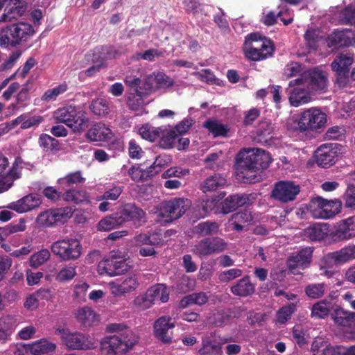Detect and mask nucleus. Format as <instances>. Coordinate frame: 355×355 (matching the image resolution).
Listing matches in <instances>:
<instances>
[{"label": "nucleus", "instance_id": "2", "mask_svg": "<svg viewBox=\"0 0 355 355\" xmlns=\"http://www.w3.org/2000/svg\"><path fill=\"white\" fill-rule=\"evenodd\" d=\"M105 331L116 333L104 336L100 342V349L105 355H123L138 342L137 336L123 323H110Z\"/></svg>", "mask_w": 355, "mask_h": 355}, {"label": "nucleus", "instance_id": "7", "mask_svg": "<svg viewBox=\"0 0 355 355\" xmlns=\"http://www.w3.org/2000/svg\"><path fill=\"white\" fill-rule=\"evenodd\" d=\"M326 122L327 116L324 112L317 108L308 109L300 114L297 130L301 132L315 130L324 126Z\"/></svg>", "mask_w": 355, "mask_h": 355}, {"label": "nucleus", "instance_id": "38", "mask_svg": "<svg viewBox=\"0 0 355 355\" xmlns=\"http://www.w3.org/2000/svg\"><path fill=\"white\" fill-rule=\"evenodd\" d=\"M309 90L301 87H294L290 92L288 100L293 107H299L311 101V96Z\"/></svg>", "mask_w": 355, "mask_h": 355}, {"label": "nucleus", "instance_id": "9", "mask_svg": "<svg viewBox=\"0 0 355 355\" xmlns=\"http://www.w3.org/2000/svg\"><path fill=\"white\" fill-rule=\"evenodd\" d=\"M191 207V202L187 198H175L164 201L159 209V216L172 221L182 217Z\"/></svg>", "mask_w": 355, "mask_h": 355}, {"label": "nucleus", "instance_id": "5", "mask_svg": "<svg viewBox=\"0 0 355 355\" xmlns=\"http://www.w3.org/2000/svg\"><path fill=\"white\" fill-rule=\"evenodd\" d=\"M129 266L123 256L119 251L112 250L107 257L101 261L98 265V270L100 275H107L109 276L121 275L126 272Z\"/></svg>", "mask_w": 355, "mask_h": 355}, {"label": "nucleus", "instance_id": "15", "mask_svg": "<svg viewBox=\"0 0 355 355\" xmlns=\"http://www.w3.org/2000/svg\"><path fill=\"white\" fill-rule=\"evenodd\" d=\"M327 86L324 73L317 68L305 71V87L311 92H324Z\"/></svg>", "mask_w": 355, "mask_h": 355}, {"label": "nucleus", "instance_id": "26", "mask_svg": "<svg viewBox=\"0 0 355 355\" xmlns=\"http://www.w3.org/2000/svg\"><path fill=\"white\" fill-rule=\"evenodd\" d=\"M325 261L344 263L355 259V245H348L339 250L329 252L324 256Z\"/></svg>", "mask_w": 355, "mask_h": 355}, {"label": "nucleus", "instance_id": "45", "mask_svg": "<svg viewBox=\"0 0 355 355\" xmlns=\"http://www.w3.org/2000/svg\"><path fill=\"white\" fill-rule=\"evenodd\" d=\"M9 164L8 157L0 151V193L7 191L11 188L10 182L4 178L7 175Z\"/></svg>", "mask_w": 355, "mask_h": 355}, {"label": "nucleus", "instance_id": "12", "mask_svg": "<svg viewBox=\"0 0 355 355\" xmlns=\"http://www.w3.org/2000/svg\"><path fill=\"white\" fill-rule=\"evenodd\" d=\"M169 299V293L167 287L162 284H156L146 291L142 297H138L135 302L142 309H147L155 302H166Z\"/></svg>", "mask_w": 355, "mask_h": 355}, {"label": "nucleus", "instance_id": "42", "mask_svg": "<svg viewBox=\"0 0 355 355\" xmlns=\"http://www.w3.org/2000/svg\"><path fill=\"white\" fill-rule=\"evenodd\" d=\"M88 198L87 191L83 189H66L62 195L64 201L73 202L77 205L88 201Z\"/></svg>", "mask_w": 355, "mask_h": 355}, {"label": "nucleus", "instance_id": "63", "mask_svg": "<svg viewBox=\"0 0 355 355\" xmlns=\"http://www.w3.org/2000/svg\"><path fill=\"white\" fill-rule=\"evenodd\" d=\"M123 190V187L121 185H114L112 188H110L107 191H105L103 196H101L99 198L101 200H116L121 194Z\"/></svg>", "mask_w": 355, "mask_h": 355}, {"label": "nucleus", "instance_id": "13", "mask_svg": "<svg viewBox=\"0 0 355 355\" xmlns=\"http://www.w3.org/2000/svg\"><path fill=\"white\" fill-rule=\"evenodd\" d=\"M341 145L336 143L324 144L315 152V162L322 168H329L337 161L338 150Z\"/></svg>", "mask_w": 355, "mask_h": 355}, {"label": "nucleus", "instance_id": "41", "mask_svg": "<svg viewBox=\"0 0 355 355\" xmlns=\"http://www.w3.org/2000/svg\"><path fill=\"white\" fill-rule=\"evenodd\" d=\"M38 144L46 153H54L62 149L58 139L45 133L40 135L38 139Z\"/></svg>", "mask_w": 355, "mask_h": 355}, {"label": "nucleus", "instance_id": "57", "mask_svg": "<svg viewBox=\"0 0 355 355\" xmlns=\"http://www.w3.org/2000/svg\"><path fill=\"white\" fill-rule=\"evenodd\" d=\"M127 105L132 110L137 111L140 110L144 105L142 92H130L128 96Z\"/></svg>", "mask_w": 355, "mask_h": 355}, {"label": "nucleus", "instance_id": "6", "mask_svg": "<svg viewBox=\"0 0 355 355\" xmlns=\"http://www.w3.org/2000/svg\"><path fill=\"white\" fill-rule=\"evenodd\" d=\"M228 243L221 237H205L193 245L192 252L199 257H207L225 252L228 249Z\"/></svg>", "mask_w": 355, "mask_h": 355}, {"label": "nucleus", "instance_id": "43", "mask_svg": "<svg viewBox=\"0 0 355 355\" xmlns=\"http://www.w3.org/2000/svg\"><path fill=\"white\" fill-rule=\"evenodd\" d=\"M222 352L221 344L215 339L204 338L202 347L199 349L200 355H219Z\"/></svg>", "mask_w": 355, "mask_h": 355}, {"label": "nucleus", "instance_id": "36", "mask_svg": "<svg viewBox=\"0 0 355 355\" xmlns=\"http://www.w3.org/2000/svg\"><path fill=\"white\" fill-rule=\"evenodd\" d=\"M227 184L226 179L219 173H214L207 178L200 185L202 192L215 191L223 188Z\"/></svg>", "mask_w": 355, "mask_h": 355}, {"label": "nucleus", "instance_id": "47", "mask_svg": "<svg viewBox=\"0 0 355 355\" xmlns=\"http://www.w3.org/2000/svg\"><path fill=\"white\" fill-rule=\"evenodd\" d=\"M122 224L118 213L105 217L98 223V230L100 231H110Z\"/></svg>", "mask_w": 355, "mask_h": 355}, {"label": "nucleus", "instance_id": "17", "mask_svg": "<svg viewBox=\"0 0 355 355\" xmlns=\"http://www.w3.org/2000/svg\"><path fill=\"white\" fill-rule=\"evenodd\" d=\"M313 250L305 248L300 250L295 255L290 256L287 259L288 269L293 274L298 273V270H304L309 267L311 261Z\"/></svg>", "mask_w": 355, "mask_h": 355}, {"label": "nucleus", "instance_id": "39", "mask_svg": "<svg viewBox=\"0 0 355 355\" xmlns=\"http://www.w3.org/2000/svg\"><path fill=\"white\" fill-rule=\"evenodd\" d=\"M77 320L84 327H91L98 322V315L89 307H83L76 313Z\"/></svg>", "mask_w": 355, "mask_h": 355}, {"label": "nucleus", "instance_id": "20", "mask_svg": "<svg viewBox=\"0 0 355 355\" xmlns=\"http://www.w3.org/2000/svg\"><path fill=\"white\" fill-rule=\"evenodd\" d=\"M4 7L0 21L6 22L21 17L26 10L27 5L22 0H4Z\"/></svg>", "mask_w": 355, "mask_h": 355}, {"label": "nucleus", "instance_id": "58", "mask_svg": "<svg viewBox=\"0 0 355 355\" xmlns=\"http://www.w3.org/2000/svg\"><path fill=\"white\" fill-rule=\"evenodd\" d=\"M189 174V170L188 168H182L180 167L175 166L171 167L165 171L162 174V178L164 179H182L186 175Z\"/></svg>", "mask_w": 355, "mask_h": 355}, {"label": "nucleus", "instance_id": "25", "mask_svg": "<svg viewBox=\"0 0 355 355\" xmlns=\"http://www.w3.org/2000/svg\"><path fill=\"white\" fill-rule=\"evenodd\" d=\"M354 35L350 29L335 30L327 37V45L330 48L348 46L352 44Z\"/></svg>", "mask_w": 355, "mask_h": 355}, {"label": "nucleus", "instance_id": "48", "mask_svg": "<svg viewBox=\"0 0 355 355\" xmlns=\"http://www.w3.org/2000/svg\"><path fill=\"white\" fill-rule=\"evenodd\" d=\"M161 130L160 127L155 128L146 123L139 129V134L144 139L153 142L160 137Z\"/></svg>", "mask_w": 355, "mask_h": 355}, {"label": "nucleus", "instance_id": "33", "mask_svg": "<svg viewBox=\"0 0 355 355\" xmlns=\"http://www.w3.org/2000/svg\"><path fill=\"white\" fill-rule=\"evenodd\" d=\"M29 353L33 355H46L53 353L56 349L55 343L46 338H41L27 345Z\"/></svg>", "mask_w": 355, "mask_h": 355}, {"label": "nucleus", "instance_id": "44", "mask_svg": "<svg viewBox=\"0 0 355 355\" xmlns=\"http://www.w3.org/2000/svg\"><path fill=\"white\" fill-rule=\"evenodd\" d=\"M203 126L208 130L209 133L212 134L214 137H227L230 130L227 125L213 119L205 121Z\"/></svg>", "mask_w": 355, "mask_h": 355}, {"label": "nucleus", "instance_id": "52", "mask_svg": "<svg viewBox=\"0 0 355 355\" xmlns=\"http://www.w3.org/2000/svg\"><path fill=\"white\" fill-rule=\"evenodd\" d=\"M307 234L312 241H320L327 235V228L326 225L320 223L314 224L307 230Z\"/></svg>", "mask_w": 355, "mask_h": 355}, {"label": "nucleus", "instance_id": "10", "mask_svg": "<svg viewBox=\"0 0 355 355\" xmlns=\"http://www.w3.org/2000/svg\"><path fill=\"white\" fill-rule=\"evenodd\" d=\"M71 214V209L68 207L49 209L37 216L36 222L42 226L53 227L64 223Z\"/></svg>", "mask_w": 355, "mask_h": 355}, {"label": "nucleus", "instance_id": "1", "mask_svg": "<svg viewBox=\"0 0 355 355\" xmlns=\"http://www.w3.org/2000/svg\"><path fill=\"white\" fill-rule=\"evenodd\" d=\"M270 162V155L264 150H241L236 157V177L244 183L258 182L261 179L260 173L269 166Z\"/></svg>", "mask_w": 355, "mask_h": 355}, {"label": "nucleus", "instance_id": "18", "mask_svg": "<svg viewBox=\"0 0 355 355\" xmlns=\"http://www.w3.org/2000/svg\"><path fill=\"white\" fill-rule=\"evenodd\" d=\"M352 62L353 57L348 53H340L332 62L331 67L332 70L337 73V82L339 84L345 83L346 76Z\"/></svg>", "mask_w": 355, "mask_h": 355}, {"label": "nucleus", "instance_id": "64", "mask_svg": "<svg viewBox=\"0 0 355 355\" xmlns=\"http://www.w3.org/2000/svg\"><path fill=\"white\" fill-rule=\"evenodd\" d=\"M194 281L188 276H182L176 285L177 291L180 293H186L193 289Z\"/></svg>", "mask_w": 355, "mask_h": 355}, {"label": "nucleus", "instance_id": "11", "mask_svg": "<svg viewBox=\"0 0 355 355\" xmlns=\"http://www.w3.org/2000/svg\"><path fill=\"white\" fill-rule=\"evenodd\" d=\"M134 243L137 246L150 245L162 246L164 244V239L162 233L159 232H152L148 234L141 233L134 237ZM139 253L142 257H150L156 254L153 247H141Z\"/></svg>", "mask_w": 355, "mask_h": 355}, {"label": "nucleus", "instance_id": "32", "mask_svg": "<svg viewBox=\"0 0 355 355\" xmlns=\"http://www.w3.org/2000/svg\"><path fill=\"white\" fill-rule=\"evenodd\" d=\"M111 130L105 124H94L87 132L86 138L91 141H106L111 138Z\"/></svg>", "mask_w": 355, "mask_h": 355}, {"label": "nucleus", "instance_id": "56", "mask_svg": "<svg viewBox=\"0 0 355 355\" xmlns=\"http://www.w3.org/2000/svg\"><path fill=\"white\" fill-rule=\"evenodd\" d=\"M68 89L66 83L60 84L52 89H47L42 96V100L44 101H54L56 98L64 93Z\"/></svg>", "mask_w": 355, "mask_h": 355}, {"label": "nucleus", "instance_id": "8", "mask_svg": "<svg viewBox=\"0 0 355 355\" xmlns=\"http://www.w3.org/2000/svg\"><path fill=\"white\" fill-rule=\"evenodd\" d=\"M52 252L62 260H75L81 254L82 246L77 239H62L51 245Z\"/></svg>", "mask_w": 355, "mask_h": 355}, {"label": "nucleus", "instance_id": "22", "mask_svg": "<svg viewBox=\"0 0 355 355\" xmlns=\"http://www.w3.org/2000/svg\"><path fill=\"white\" fill-rule=\"evenodd\" d=\"M41 203L42 200L39 194L31 193L17 201L10 203L8 208L21 214L38 207Z\"/></svg>", "mask_w": 355, "mask_h": 355}, {"label": "nucleus", "instance_id": "28", "mask_svg": "<svg viewBox=\"0 0 355 355\" xmlns=\"http://www.w3.org/2000/svg\"><path fill=\"white\" fill-rule=\"evenodd\" d=\"M117 213L122 223L125 221L140 222L145 217L144 210L134 203L124 205L122 209Z\"/></svg>", "mask_w": 355, "mask_h": 355}, {"label": "nucleus", "instance_id": "14", "mask_svg": "<svg viewBox=\"0 0 355 355\" xmlns=\"http://www.w3.org/2000/svg\"><path fill=\"white\" fill-rule=\"evenodd\" d=\"M300 191V186L293 182L279 181L275 183L271 196L282 203H287L294 200Z\"/></svg>", "mask_w": 355, "mask_h": 355}, {"label": "nucleus", "instance_id": "4", "mask_svg": "<svg viewBox=\"0 0 355 355\" xmlns=\"http://www.w3.org/2000/svg\"><path fill=\"white\" fill-rule=\"evenodd\" d=\"M53 117L57 122L64 123L74 132H82L89 126V120L87 114L75 106L58 108L54 112Z\"/></svg>", "mask_w": 355, "mask_h": 355}, {"label": "nucleus", "instance_id": "60", "mask_svg": "<svg viewBox=\"0 0 355 355\" xmlns=\"http://www.w3.org/2000/svg\"><path fill=\"white\" fill-rule=\"evenodd\" d=\"M29 83L30 80H27V82L23 85L21 89L17 94L16 103L11 104V106L14 108L24 107L26 105V102L29 99V89L28 88V85Z\"/></svg>", "mask_w": 355, "mask_h": 355}, {"label": "nucleus", "instance_id": "3", "mask_svg": "<svg viewBox=\"0 0 355 355\" xmlns=\"http://www.w3.org/2000/svg\"><path fill=\"white\" fill-rule=\"evenodd\" d=\"M35 31L33 26L26 22H18L3 28L0 31V46L15 47L28 40Z\"/></svg>", "mask_w": 355, "mask_h": 355}, {"label": "nucleus", "instance_id": "23", "mask_svg": "<svg viewBox=\"0 0 355 355\" xmlns=\"http://www.w3.org/2000/svg\"><path fill=\"white\" fill-rule=\"evenodd\" d=\"M314 203L319 208L318 216L324 219L333 218L340 213L342 207V202L339 200H327L322 197H317Z\"/></svg>", "mask_w": 355, "mask_h": 355}, {"label": "nucleus", "instance_id": "34", "mask_svg": "<svg viewBox=\"0 0 355 355\" xmlns=\"http://www.w3.org/2000/svg\"><path fill=\"white\" fill-rule=\"evenodd\" d=\"M193 232L200 237H211L219 234L220 224L213 220L202 221L194 226Z\"/></svg>", "mask_w": 355, "mask_h": 355}, {"label": "nucleus", "instance_id": "29", "mask_svg": "<svg viewBox=\"0 0 355 355\" xmlns=\"http://www.w3.org/2000/svg\"><path fill=\"white\" fill-rule=\"evenodd\" d=\"M138 280L135 275L128 277L121 282H110L109 284L112 293L114 295H122L135 291L138 286Z\"/></svg>", "mask_w": 355, "mask_h": 355}, {"label": "nucleus", "instance_id": "49", "mask_svg": "<svg viewBox=\"0 0 355 355\" xmlns=\"http://www.w3.org/2000/svg\"><path fill=\"white\" fill-rule=\"evenodd\" d=\"M22 163V158L19 156L16 157L12 166L8 168L7 175L4 178L10 182L11 187L14 182L21 177L20 168H21V165Z\"/></svg>", "mask_w": 355, "mask_h": 355}, {"label": "nucleus", "instance_id": "16", "mask_svg": "<svg viewBox=\"0 0 355 355\" xmlns=\"http://www.w3.org/2000/svg\"><path fill=\"white\" fill-rule=\"evenodd\" d=\"M251 196L245 193L230 195L220 202L218 209L223 214L232 213L239 207L249 205Z\"/></svg>", "mask_w": 355, "mask_h": 355}, {"label": "nucleus", "instance_id": "51", "mask_svg": "<svg viewBox=\"0 0 355 355\" xmlns=\"http://www.w3.org/2000/svg\"><path fill=\"white\" fill-rule=\"evenodd\" d=\"M325 289L324 283L309 284L305 286L304 292L311 299H319L324 295Z\"/></svg>", "mask_w": 355, "mask_h": 355}, {"label": "nucleus", "instance_id": "30", "mask_svg": "<svg viewBox=\"0 0 355 355\" xmlns=\"http://www.w3.org/2000/svg\"><path fill=\"white\" fill-rule=\"evenodd\" d=\"M331 315V318L337 325L343 327H355V318L354 312L345 311L343 308L336 304Z\"/></svg>", "mask_w": 355, "mask_h": 355}, {"label": "nucleus", "instance_id": "19", "mask_svg": "<svg viewBox=\"0 0 355 355\" xmlns=\"http://www.w3.org/2000/svg\"><path fill=\"white\" fill-rule=\"evenodd\" d=\"M274 52V45L271 40L262 41L261 44L250 45L245 51V56L253 61H259L271 56Z\"/></svg>", "mask_w": 355, "mask_h": 355}, {"label": "nucleus", "instance_id": "37", "mask_svg": "<svg viewBox=\"0 0 355 355\" xmlns=\"http://www.w3.org/2000/svg\"><path fill=\"white\" fill-rule=\"evenodd\" d=\"M253 220V216L248 210H243L234 214L232 216V230L236 232H242L245 224L249 225Z\"/></svg>", "mask_w": 355, "mask_h": 355}, {"label": "nucleus", "instance_id": "40", "mask_svg": "<svg viewBox=\"0 0 355 355\" xmlns=\"http://www.w3.org/2000/svg\"><path fill=\"white\" fill-rule=\"evenodd\" d=\"M161 135L159 138V146L160 148L164 149H171L175 146L177 139L178 138V134L175 133V130L172 128L167 129L166 127L162 126Z\"/></svg>", "mask_w": 355, "mask_h": 355}, {"label": "nucleus", "instance_id": "31", "mask_svg": "<svg viewBox=\"0 0 355 355\" xmlns=\"http://www.w3.org/2000/svg\"><path fill=\"white\" fill-rule=\"evenodd\" d=\"M230 291L234 295L245 297L255 292V285L251 282L250 276L245 275L231 286Z\"/></svg>", "mask_w": 355, "mask_h": 355}, {"label": "nucleus", "instance_id": "50", "mask_svg": "<svg viewBox=\"0 0 355 355\" xmlns=\"http://www.w3.org/2000/svg\"><path fill=\"white\" fill-rule=\"evenodd\" d=\"M338 23L342 25L355 24V6L349 5L340 12Z\"/></svg>", "mask_w": 355, "mask_h": 355}, {"label": "nucleus", "instance_id": "21", "mask_svg": "<svg viewBox=\"0 0 355 355\" xmlns=\"http://www.w3.org/2000/svg\"><path fill=\"white\" fill-rule=\"evenodd\" d=\"M331 235L335 241L348 240L355 237V218L349 217L340 220Z\"/></svg>", "mask_w": 355, "mask_h": 355}, {"label": "nucleus", "instance_id": "62", "mask_svg": "<svg viewBox=\"0 0 355 355\" xmlns=\"http://www.w3.org/2000/svg\"><path fill=\"white\" fill-rule=\"evenodd\" d=\"M243 275V270L239 268H231L221 272L218 275V279L221 282L228 283Z\"/></svg>", "mask_w": 355, "mask_h": 355}, {"label": "nucleus", "instance_id": "46", "mask_svg": "<svg viewBox=\"0 0 355 355\" xmlns=\"http://www.w3.org/2000/svg\"><path fill=\"white\" fill-rule=\"evenodd\" d=\"M85 182V178L83 177L82 173L80 171H77L58 179V184L63 189H66L67 187H69L73 184L84 183Z\"/></svg>", "mask_w": 355, "mask_h": 355}, {"label": "nucleus", "instance_id": "35", "mask_svg": "<svg viewBox=\"0 0 355 355\" xmlns=\"http://www.w3.org/2000/svg\"><path fill=\"white\" fill-rule=\"evenodd\" d=\"M336 304L327 299L315 303L311 308V317L318 319L326 318L329 313L334 311Z\"/></svg>", "mask_w": 355, "mask_h": 355}, {"label": "nucleus", "instance_id": "27", "mask_svg": "<svg viewBox=\"0 0 355 355\" xmlns=\"http://www.w3.org/2000/svg\"><path fill=\"white\" fill-rule=\"evenodd\" d=\"M63 343L71 349H87L90 343L85 335L80 333H68L62 336Z\"/></svg>", "mask_w": 355, "mask_h": 355}, {"label": "nucleus", "instance_id": "61", "mask_svg": "<svg viewBox=\"0 0 355 355\" xmlns=\"http://www.w3.org/2000/svg\"><path fill=\"white\" fill-rule=\"evenodd\" d=\"M296 306L294 304H289L288 306L282 307L277 313V320L278 322L284 324L291 318L295 312Z\"/></svg>", "mask_w": 355, "mask_h": 355}, {"label": "nucleus", "instance_id": "55", "mask_svg": "<svg viewBox=\"0 0 355 355\" xmlns=\"http://www.w3.org/2000/svg\"><path fill=\"white\" fill-rule=\"evenodd\" d=\"M76 275V268L71 265L62 268L55 276V280L59 282H66L73 279Z\"/></svg>", "mask_w": 355, "mask_h": 355}, {"label": "nucleus", "instance_id": "24", "mask_svg": "<svg viewBox=\"0 0 355 355\" xmlns=\"http://www.w3.org/2000/svg\"><path fill=\"white\" fill-rule=\"evenodd\" d=\"M175 327L172 319L169 316H162L159 318L154 324L155 336L164 343H171L172 335L169 330Z\"/></svg>", "mask_w": 355, "mask_h": 355}, {"label": "nucleus", "instance_id": "54", "mask_svg": "<svg viewBox=\"0 0 355 355\" xmlns=\"http://www.w3.org/2000/svg\"><path fill=\"white\" fill-rule=\"evenodd\" d=\"M89 108L95 115L98 116L107 114L110 110L107 101L101 98L93 100Z\"/></svg>", "mask_w": 355, "mask_h": 355}, {"label": "nucleus", "instance_id": "59", "mask_svg": "<svg viewBox=\"0 0 355 355\" xmlns=\"http://www.w3.org/2000/svg\"><path fill=\"white\" fill-rule=\"evenodd\" d=\"M22 118L23 120L22 124L21 125V128L23 130L37 126L44 121L42 116H32L30 113L22 114Z\"/></svg>", "mask_w": 355, "mask_h": 355}, {"label": "nucleus", "instance_id": "53", "mask_svg": "<svg viewBox=\"0 0 355 355\" xmlns=\"http://www.w3.org/2000/svg\"><path fill=\"white\" fill-rule=\"evenodd\" d=\"M50 257V252L47 249H42L31 256L29 259L30 266L33 268H37L46 262Z\"/></svg>", "mask_w": 355, "mask_h": 355}]
</instances>
